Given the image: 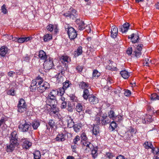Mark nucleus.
I'll return each instance as SVG.
<instances>
[{
    "label": "nucleus",
    "instance_id": "obj_36",
    "mask_svg": "<svg viewBox=\"0 0 159 159\" xmlns=\"http://www.w3.org/2000/svg\"><path fill=\"white\" fill-rule=\"evenodd\" d=\"M117 127V124L114 121H112L109 127V129L112 131H113Z\"/></svg>",
    "mask_w": 159,
    "mask_h": 159
},
{
    "label": "nucleus",
    "instance_id": "obj_29",
    "mask_svg": "<svg viewBox=\"0 0 159 159\" xmlns=\"http://www.w3.org/2000/svg\"><path fill=\"white\" fill-rule=\"evenodd\" d=\"M120 74L123 78L125 79H128L130 76V73L125 70L121 71Z\"/></svg>",
    "mask_w": 159,
    "mask_h": 159
},
{
    "label": "nucleus",
    "instance_id": "obj_32",
    "mask_svg": "<svg viewBox=\"0 0 159 159\" xmlns=\"http://www.w3.org/2000/svg\"><path fill=\"white\" fill-rule=\"evenodd\" d=\"M66 90L65 89L63 88H60L58 89L57 90V94L58 96L63 95L65 93Z\"/></svg>",
    "mask_w": 159,
    "mask_h": 159
},
{
    "label": "nucleus",
    "instance_id": "obj_45",
    "mask_svg": "<svg viewBox=\"0 0 159 159\" xmlns=\"http://www.w3.org/2000/svg\"><path fill=\"white\" fill-rule=\"evenodd\" d=\"M67 110L69 112H71L73 111V106L70 102H69L67 105Z\"/></svg>",
    "mask_w": 159,
    "mask_h": 159
},
{
    "label": "nucleus",
    "instance_id": "obj_25",
    "mask_svg": "<svg viewBox=\"0 0 159 159\" xmlns=\"http://www.w3.org/2000/svg\"><path fill=\"white\" fill-rule=\"evenodd\" d=\"M57 142H63L65 140V135L62 133L58 134L55 139Z\"/></svg>",
    "mask_w": 159,
    "mask_h": 159
},
{
    "label": "nucleus",
    "instance_id": "obj_27",
    "mask_svg": "<svg viewBox=\"0 0 159 159\" xmlns=\"http://www.w3.org/2000/svg\"><path fill=\"white\" fill-rule=\"evenodd\" d=\"M83 52L82 48L81 46L79 47L74 52V55L75 57H78L81 55Z\"/></svg>",
    "mask_w": 159,
    "mask_h": 159
},
{
    "label": "nucleus",
    "instance_id": "obj_51",
    "mask_svg": "<svg viewBox=\"0 0 159 159\" xmlns=\"http://www.w3.org/2000/svg\"><path fill=\"white\" fill-rule=\"evenodd\" d=\"M80 139V137L79 135H76L73 139V143L72 144H77L78 141Z\"/></svg>",
    "mask_w": 159,
    "mask_h": 159
},
{
    "label": "nucleus",
    "instance_id": "obj_53",
    "mask_svg": "<svg viewBox=\"0 0 159 159\" xmlns=\"http://www.w3.org/2000/svg\"><path fill=\"white\" fill-rule=\"evenodd\" d=\"M81 139H82V141H86L87 139V137L85 133L83 132V133L81 135Z\"/></svg>",
    "mask_w": 159,
    "mask_h": 159
},
{
    "label": "nucleus",
    "instance_id": "obj_1",
    "mask_svg": "<svg viewBox=\"0 0 159 159\" xmlns=\"http://www.w3.org/2000/svg\"><path fill=\"white\" fill-rule=\"evenodd\" d=\"M11 137H10V144H7V146L6 151L7 152H12L16 146L19 144L17 140L18 136L17 132L16 131H13L11 134Z\"/></svg>",
    "mask_w": 159,
    "mask_h": 159
},
{
    "label": "nucleus",
    "instance_id": "obj_35",
    "mask_svg": "<svg viewBox=\"0 0 159 159\" xmlns=\"http://www.w3.org/2000/svg\"><path fill=\"white\" fill-rule=\"evenodd\" d=\"M116 116L115 112L113 110H111L108 112V116L110 119H111L113 120H114L115 117Z\"/></svg>",
    "mask_w": 159,
    "mask_h": 159
},
{
    "label": "nucleus",
    "instance_id": "obj_59",
    "mask_svg": "<svg viewBox=\"0 0 159 159\" xmlns=\"http://www.w3.org/2000/svg\"><path fill=\"white\" fill-rule=\"evenodd\" d=\"M106 156L107 157L110 159L114 157L113 153L111 152H107L106 153Z\"/></svg>",
    "mask_w": 159,
    "mask_h": 159
},
{
    "label": "nucleus",
    "instance_id": "obj_6",
    "mask_svg": "<svg viewBox=\"0 0 159 159\" xmlns=\"http://www.w3.org/2000/svg\"><path fill=\"white\" fill-rule=\"evenodd\" d=\"M67 28L65 27V29L67 30V34L69 38L71 40H73L77 36V34L76 31L72 27H69L68 25Z\"/></svg>",
    "mask_w": 159,
    "mask_h": 159
},
{
    "label": "nucleus",
    "instance_id": "obj_46",
    "mask_svg": "<svg viewBox=\"0 0 159 159\" xmlns=\"http://www.w3.org/2000/svg\"><path fill=\"white\" fill-rule=\"evenodd\" d=\"M133 55H134L137 57H139L141 55V51H139L135 50L133 52Z\"/></svg>",
    "mask_w": 159,
    "mask_h": 159
},
{
    "label": "nucleus",
    "instance_id": "obj_3",
    "mask_svg": "<svg viewBox=\"0 0 159 159\" xmlns=\"http://www.w3.org/2000/svg\"><path fill=\"white\" fill-rule=\"evenodd\" d=\"M43 81V79L39 76H38L35 79L33 80L30 86L31 91L35 92L37 89L38 84H40Z\"/></svg>",
    "mask_w": 159,
    "mask_h": 159
},
{
    "label": "nucleus",
    "instance_id": "obj_52",
    "mask_svg": "<svg viewBox=\"0 0 159 159\" xmlns=\"http://www.w3.org/2000/svg\"><path fill=\"white\" fill-rule=\"evenodd\" d=\"M151 60H149L147 58L145 59V61L143 63V65L144 66H149L150 63H151Z\"/></svg>",
    "mask_w": 159,
    "mask_h": 159
},
{
    "label": "nucleus",
    "instance_id": "obj_38",
    "mask_svg": "<svg viewBox=\"0 0 159 159\" xmlns=\"http://www.w3.org/2000/svg\"><path fill=\"white\" fill-rule=\"evenodd\" d=\"M150 98L152 100H159V95L157 93H153L151 95Z\"/></svg>",
    "mask_w": 159,
    "mask_h": 159
},
{
    "label": "nucleus",
    "instance_id": "obj_30",
    "mask_svg": "<svg viewBox=\"0 0 159 159\" xmlns=\"http://www.w3.org/2000/svg\"><path fill=\"white\" fill-rule=\"evenodd\" d=\"M90 96L89 92L88 89H84L83 94V97L84 98L87 100Z\"/></svg>",
    "mask_w": 159,
    "mask_h": 159
},
{
    "label": "nucleus",
    "instance_id": "obj_60",
    "mask_svg": "<svg viewBox=\"0 0 159 159\" xmlns=\"http://www.w3.org/2000/svg\"><path fill=\"white\" fill-rule=\"evenodd\" d=\"M143 46V45L142 44H139L137 46L136 48L135 49V50L139 51H141L142 50V49Z\"/></svg>",
    "mask_w": 159,
    "mask_h": 159
},
{
    "label": "nucleus",
    "instance_id": "obj_61",
    "mask_svg": "<svg viewBox=\"0 0 159 159\" xmlns=\"http://www.w3.org/2000/svg\"><path fill=\"white\" fill-rule=\"evenodd\" d=\"M131 93V91L130 90L126 89L125 91L124 94L126 96H129L130 95Z\"/></svg>",
    "mask_w": 159,
    "mask_h": 159
},
{
    "label": "nucleus",
    "instance_id": "obj_49",
    "mask_svg": "<svg viewBox=\"0 0 159 159\" xmlns=\"http://www.w3.org/2000/svg\"><path fill=\"white\" fill-rule=\"evenodd\" d=\"M70 11L71 14L72 16L71 18L73 19L76 16V11L75 10L73 9H70Z\"/></svg>",
    "mask_w": 159,
    "mask_h": 159
},
{
    "label": "nucleus",
    "instance_id": "obj_10",
    "mask_svg": "<svg viewBox=\"0 0 159 159\" xmlns=\"http://www.w3.org/2000/svg\"><path fill=\"white\" fill-rule=\"evenodd\" d=\"M81 144L84 150H86L88 149H91L93 147V145L90 142L85 141H81Z\"/></svg>",
    "mask_w": 159,
    "mask_h": 159
},
{
    "label": "nucleus",
    "instance_id": "obj_34",
    "mask_svg": "<svg viewBox=\"0 0 159 159\" xmlns=\"http://www.w3.org/2000/svg\"><path fill=\"white\" fill-rule=\"evenodd\" d=\"M76 110L77 111L80 112L82 111L84 108L83 105L80 103H78L76 106Z\"/></svg>",
    "mask_w": 159,
    "mask_h": 159
},
{
    "label": "nucleus",
    "instance_id": "obj_44",
    "mask_svg": "<svg viewBox=\"0 0 159 159\" xmlns=\"http://www.w3.org/2000/svg\"><path fill=\"white\" fill-rule=\"evenodd\" d=\"M123 119V118L122 116L118 115L115 116L114 120H115L116 122H120Z\"/></svg>",
    "mask_w": 159,
    "mask_h": 159
},
{
    "label": "nucleus",
    "instance_id": "obj_19",
    "mask_svg": "<svg viewBox=\"0 0 159 159\" xmlns=\"http://www.w3.org/2000/svg\"><path fill=\"white\" fill-rule=\"evenodd\" d=\"M92 133L95 137L99 136L100 130L99 126L98 125H94L92 130Z\"/></svg>",
    "mask_w": 159,
    "mask_h": 159
},
{
    "label": "nucleus",
    "instance_id": "obj_43",
    "mask_svg": "<svg viewBox=\"0 0 159 159\" xmlns=\"http://www.w3.org/2000/svg\"><path fill=\"white\" fill-rule=\"evenodd\" d=\"M7 94L11 96H14L15 94V90L14 88H11L7 91Z\"/></svg>",
    "mask_w": 159,
    "mask_h": 159
},
{
    "label": "nucleus",
    "instance_id": "obj_2",
    "mask_svg": "<svg viewBox=\"0 0 159 159\" xmlns=\"http://www.w3.org/2000/svg\"><path fill=\"white\" fill-rule=\"evenodd\" d=\"M69 57L67 56H62L60 58V60L61 62L63 64L64 67L62 68V67H61V70L60 72L58 74L57 77V79L59 78V77H61L62 75L64 73L65 70H67L68 67V62Z\"/></svg>",
    "mask_w": 159,
    "mask_h": 159
},
{
    "label": "nucleus",
    "instance_id": "obj_39",
    "mask_svg": "<svg viewBox=\"0 0 159 159\" xmlns=\"http://www.w3.org/2000/svg\"><path fill=\"white\" fill-rule=\"evenodd\" d=\"M34 159H40L41 157L40 152L39 151H36L33 153Z\"/></svg>",
    "mask_w": 159,
    "mask_h": 159
},
{
    "label": "nucleus",
    "instance_id": "obj_15",
    "mask_svg": "<svg viewBox=\"0 0 159 159\" xmlns=\"http://www.w3.org/2000/svg\"><path fill=\"white\" fill-rule=\"evenodd\" d=\"M57 95V90H56L53 89L49 93L48 95L46 97V98L47 99H56V97Z\"/></svg>",
    "mask_w": 159,
    "mask_h": 159
},
{
    "label": "nucleus",
    "instance_id": "obj_5",
    "mask_svg": "<svg viewBox=\"0 0 159 159\" xmlns=\"http://www.w3.org/2000/svg\"><path fill=\"white\" fill-rule=\"evenodd\" d=\"M44 68L47 70H49L52 68L54 66L53 59L49 57L48 58L44 61L43 63Z\"/></svg>",
    "mask_w": 159,
    "mask_h": 159
},
{
    "label": "nucleus",
    "instance_id": "obj_4",
    "mask_svg": "<svg viewBox=\"0 0 159 159\" xmlns=\"http://www.w3.org/2000/svg\"><path fill=\"white\" fill-rule=\"evenodd\" d=\"M143 145L146 149H151V152L153 154L159 153V148L158 147L154 148L151 142L146 141Z\"/></svg>",
    "mask_w": 159,
    "mask_h": 159
},
{
    "label": "nucleus",
    "instance_id": "obj_33",
    "mask_svg": "<svg viewBox=\"0 0 159 159\" xmlns=\"http://www.w3.org/2000/svg\"><path fill=\"white\" fill-rule=\"evenodd\" d=\"M17 107L18 112L21 113H25L27 109V107H21V106H17Z\"/></svg>",
    "mask_w": 159,
    "mask_h": 159
},
{
    "label": "nucleus",
    "instance_id": "obj_50",
    "mask_svg": "<svg viewBox=\"0 0 159 159\" xmlns=\"http://www.w3.org/2000/svg\"><path fill=\"white\" fill-rule=\"evenodd\" d=\"M78 25L79 29L80 30H83L85 28V24L83 21L81 22Z\"/></svg>",
    "mask_w": 159,
    "mask_h": 159
},
{
    "label": "nucleus",
    "instance_id": "obj_12",
    "mask_svg": "<svg viewBox=\"0 0 159 159\" xmlns=\"http://www.w3.org/2000/svg\"><path fill=\"white\" fill-rule=\"evenodd\" d=\"M56 123L55 120L52 119L50 120L48 123L46 124V129L48 130H50V129H51L56 126Z\"/></svg>",
    "mask_w": 159,
    "mask_h": 159
},
{
    "label": "nucleus",
    "instance_id": "obj_41",
    "mask_svg": "<svg viewBox=\"0 0 159 159\" xmlns=\"http://www.w3.org/2000/svg\"><path fill=\"white\" fill-rule=\"evenodd\" d=\"M31 124L33 129H36L39 126L40 123L39 122L34 121L32 122Z\"/></svg>",
    "mask_w": 159,
    "mask_h": 159
},
{
    "label": "nucleus",
    "instance_id": "obj_28",
    "mask_svg": "<svg viewBox=\"0 0 159 159\" xmlns=\"http://www.w3.org/2000/svg\"><path fill=\"white\" fill-rule=\"evenodd\" d=\"M43 38L44 41L47 42L49 41L52 39V36L51 34H46L44 35Z\"/></svg>",
    "mask_w": 159,
    "mask_h": 159
},
{
    "label": "nucleus",
    "instance_id": "obj_7",
    "mask_svg": "<svg viewBox=\"0 0 159 159\" xmlns=\"http://www.w3.org/2000/svg\"><path fill=\"white\" fill-rule=\"evenodd\" d=\"M50 86L49 84L46 82H43L40 84H38L37 89L39 93H43L46 89H49Z\"/></svg>",
    "mask_w": 159,
    "mask_h": 159
},
{
    "label": "nucleus",
    "instance_id": "obj_22",
    "mask_svg": "<svg viewBox=\"0 0 159 159\" xmlns=\"http://www.w3.org/2000/svg\"><path fill=\"white\" fill-rule=\"evenodd\" d=\"M110 63L109 66H107V68L111 70H116L117 69L116 66V64L113 61L109 60Z\"/></svg>",
    "mask_w": 159,
    "mask_h": 159
},
{
    "label": "nucleus",
    "instance_id": "obj_13",
    "mask_svg": "<svg viewBox=\"0 0 159 159\" xmlns=\"http://www.w3.org/2000/svg\"><path fill=\"white\" fill-rule=\"evenodd\" d=\"M88 99L89 102L92 104H96L98 102V98L93 95H90Z\"/></svg>",
    "mask_w": 159,
    "mask_h": 159
},
{
    "label": "nucleus",
    "instance_id": "obj_20",
    "mask_svg": "<svg viewBox=\"0 0 159 159\" xmlns=\"http://www.w3.org/2000/svg\"><path fill=\"white\" fill-rule=\"evenodd\" d=\"M38 56L42 60L45 61L48 58V57L46 54L42 50H40L39 51Z\"/></svg>",
    "mask_w": 159,
    "mask_h": 159
},
{
    "label": "nucleus",
    "instance_id": "obj_31",
    "mask_svg": "<svg viewBox=\"0 0 159 159\" xmlns=\"http://www.w3.org/2000/svg\"><path fill=\"white\" fill-rule=\"evenodd\" d=\"M17 106H21V107H27V105L25 100L22 98H20L19 100Z\"/></svg>",
    "mask_w": 159,
    "mask_h": 159
},
{
    "label": "nucleus",
    "instance_id": "obj_54",
    "mask_svg": "<svg viewBox=\"0 0 159 159\" xmlns=\"http://www.w3.org/2000/svg\"><path fill=\"white\" fill-rule=\"evenodd\" d=\"M74 122L73 120L71 119L69 120L68 121V126L70 127L71 128L73 127L74 126Z\"/></svg>",
    "mask_w": 159,
    "mask_h": 159
},
{
    "label": "nucleus",
    "instance_id": "obj_11",
    "mask_svg": "<svg viewBox=\"0 0 159 159\" xmlns=\"http://www.w3.org/2000/svg\"><path fill=\"white\" fill-rule=\"evenodd\" d=\"M9 49L6 46H3L0 48V55L3 57H5L7 54Z\"/></svg>",
    "mask_w": 159,
    "mask_h": 159
},
{
    "label": "nucleus",
    "instance_id": "obj_24",
    "mask_svg": "<svg viewBox=\"0 0 159 159\" xmlns=\"http://www.w3.org/2000/svg\"><path fill=\"white\" fill-rule=\"evenodd\" d=\"M46 102L47 104L48 105H49L51 107H54L57 106L55 104L56 102V99H47Z\"/></svg>",
    "mask_w": 159,
    "mask_h": 159
},
{
    "label": "nucleus",
    "instance_id": "obj_64",
    "mask_svg": "<svg viewBox=\"0 0 159 159\" xmlns=\"http://www.w3.org/2000/svg\"><path fill=\"white\" fill-rule=\"evenodd\" d=\"M157 154H153L155 155L153 158V159H159V153Z\"/></svg>",
    "mask_w": 159,
    "mask_h": 159
},
{
    "label": "nucleus",
    "instance_id": "obj_37",
    "mask_svg": "<svg viewBox=\"0 0 159 159\" xmlns=\"http://www.w3.org/2000/svg\"><path fill=\"white\" fill-rule=\"evenodd\" d=\"M98 149L96 148H93L91 151V154L93 158H96L98 155Z\"/></svg>",
    "mask_w": 159,
    "mask_h": 159
},
{
    "label": "nucleus",
    "instance_id": "obj_17",
    "mask_svg": "<svg viewBox=\"0 0 159 159\" xmlns=\"http://www.w3.org/2000/svg\"><path fill=\"white\" fill-rule=\"evenodd\" d=\"M129 26V23H125L123 25L119 27L120 30L122 33H125L128 30Z\"/></svg>",
    "mask_w": 159,
    "mask_h": 159
},
{
    "label": "nucleus",
    "instance_id": "obj_62",
    "mask_svg": "<svg viewBox=\"0 0 159 159\" xmlns=\"http://www.w3.org/2000/svg\"><path fill=\"white\" fill-rule=\"evenodd\" d=\"M77 144H74V145H72L71 146L72 151L74 152H75V149H76L77 147Z\"/></svg>",
    "mask_w": 159,
    "mask_h": 159
},
{
    "label": "nucleus",
    "instance_id": "obj_14",
    "mask_svg": "<svg viewBox=\"0 0 159 159\" xmlns=\"http://www.w3.org/2000/svg\"><path fill=\"white\" fill-rule=\"evenodd\" d=\"M110 122L111 120L107 115H103L102 116L101 123L102 125H105L109 123Z\"/></svg>",
    "mask_w": 159,
    "mask_h": 159
},
{
    "label": "nucleus",
    "instance_id": "obj_56",
    "mask_svg": "<svg viewBox=\"0 0 159 159\" xmlns=\"http://www.w3.org/2000/svg\"><path fill=\"white\" fill-rule=\"evenodd\" d=\"M133 50L131 47H129L126 51V53L129 55H130L132 52Z\"/></svg>",
    "mask_w": 159,
    "mask_h": 159
},
{
    "label": "nucleus",
    "instance_id": "obj_8",
    "mask_svg": "<svg viewBox=\"0 0 159 159\" xmlns=\"http://www.w3.org/2000/svg\"><path fill=\"white\" fill-rule=\"evenodd\" d=\"M30 126V125L27 123L25 120H23L20 122V124L19 126V128L21 129L23 132H25L28 130Z\"/></svg>",
    "mask_w": 159,
    "mask_h": 159
},
{
    "label": "nucleus",
    "instance_id": "obj_58",
    "mask_svg": "<svg viewBox=\"0 0 159 159\" xmlns=\"http://www.w3.org/2000/svg\"><path fill=\"white\" fill-rule=\"evenodd\" d=\"M6 5L5 4H3L1 7L2 12L4 14H6L7 12V10L6 9Z\"/></svg>",
    "mask_w": 159,
    "mask_h": 159
},
{
    "label": "nucleus",
    "instance_id": "obj_55",
    "mask_svg": "<svg viewBox=\"0 0 159 159\" xmlns=\"http://www.w3.org/2000/svg\"><path fill=\"white\" fill-rule=\"evenodd\" d=\"M66 107L67 102L66 101L61 102L60 107L61 109H65Z\"/></svg>",
    "mask_w": 159,
    "mask_h": 159
},
{
    "label": "nucleus",
    "instance_id": "obj_21",
    "mask_svg": "<svg viewBox=\"0 0 159 159\" xmlns=\"http://www.w3.org/2000/svg\"><path fill=\"white\" fill-rule=\"evenodd\" d=\"M47 29L48 31H52L54 30L55 34H56L58 32V29H57V26L56 25H52L51 24L48 25L47 27Z\"/></svg>",
    "mask_w": 159,
    "mask_h": 159
},
{
    "label": "nucleus",
    "instance_id": "obj_63",
    "mask_svg": "<svg viewBox=\"0 0 159 159\" xmlns=\"http://www.w3.org/2000/svg\"><path fill=\"white\" fill-rule=\"evenodd\" d=\"M123 155H120L116 157V159H126Z\"/></svg>",
    "mask_w": 159,
    "mask_h": 159
},
{
    "label": "nucleus",
    "instance_id": "obj_23",
    "mask_svg": "<svg viewBox=\"0 0 159 159\" xmlns=\"http://www.w3.org/2000/svg\"><path fill=\"white\" fill-rule=\"evenodd\" d=\"M129 38L131 39L133 43H135L138 42L139 36L138 34H132L130 37H129Z\"/></svg>",
    "mask_w": 159,
    "mask_h": 159
},
{
    "label": "nucleus",
    "instance_id": "obj_18",
    "mask_svg": "<svg viewBox=\"0 0 159 159\" xmlns=\"http://www.w3.org/2000/svg\"><path fill=\"white\" fill-rule=\"evenodd\" d=\"M51 109L49 111V114L51 116H54L55 115H57L59 113V109L56 107H51Z\"/></svg>",
    "mask_w": 159,
    "mask_h": 159
},
{
    "label": "nucleus",
    "instance_id": "obj_16",
    "mask_svg": "<svg viewBox=\"0 0 159 159\" xmlns=\"http://www.w3.org/2000/svg\"><path fill=\"white\" fill-rule=\"evenodd\" d=\"M118 29L116 26H113L111 30V36L113 38H115L118 34Z\"/></svg>",
    "mask_w": 159,
    "mask_h": 159
},
{
    "label": "nucleus",
    "instance_id": "obj_42",
    "mask_svg": "<svg viewBox=\"0 0 159 159\" xmlns=\"http://www.w3.org/2000/svg\"><path fill=\"white\" fill-rule=\"evenodd\" d=\"M101 119H102V116L100 117H99L98 116H97L96 117V118L95 119V122L96 124L95 125H99L100 124H101Z\"/></svg>",
    "mask_w": 159,
    "mask_h": 159
},
{
    "label": "nucleus",
    "instance_id": "obj_48",
    "mask_svg": "<svg viewBox=\"0 0 159 159\" xmlns=\"http://www.w3.org/2000/svg\"><path fill=\"white\" fill-rule=\"evenodd\" d=\"M81 128V126L78 125H74L73 126L74 130L76 132L80 131Z\"/></svg>",
    "mask_w": 159,
    "mask_h": 159
},
{
    "label": "nucleus",
    "instance_id": "obj_9",
    "mask_svg": "<svg viewBox=\"0 0 159 159\" xmlns=\"http://www.w3.org/2000/svg\"><path fill=\"white\" fill-rule=\"evenodd\" d=\"M21 144L23 149H28L32 145V143L27 139L25 138L21 139Z\"/></svg>",
    "mask_w": 159,
    "mask_h": 159
},
{
    "label": "nucleus",
    "instance_id": "obj_40",
    "mask_svg": "<svg viewBox=\"0 0 159 159\" xmlns=\"http://www.w3.org/2000/svg\"><path fill=\"white\" fill-rule=\"evenodd\" d=\"M63 84L62 88L65 89L66 90L67 88L69 87L70 85L71 84L70 81L66 80L65 82L63 83Z\"/></svg>",
    "mask_w": 159,
    "mask_h": 159
},
{
    "label": "nucleus",
    "instance_id": "obj_57",
    "mask_svg": "<svg viewBox=\"0 0 159 159\" xmlns=\"http://www.w3.org/2000/svg\"><path fill=\"white\" fill-rule=\"evenodd\" d=\"M63 15L66 17L69 18H71V17H72L70 11H68V12L65 13Z\"/></svg>",
    "mask_w": 159,
    "mask_h": 159
},
{
    "label": "nucleus",
    "instance_id": "obj_26",
    "mask_svg": "<svg viewBox=\"0 0 159 159\" xmlns=\"http://www.w3.org/2000/svg\"><path fill=\"white\" fill-rule=\"evenodd\" d=\"M79 85L80 89H87V88L89 86V84L88 83L85 82L83 81L79 82Z\"/></svg>",
    "mask_w": 159,
    "mask_h": 159
},
{
    "label": "nucleus",
    "instance_id": "obj_47",
    "mask_svg": "<svg viewBox=\"0 0 159 159\" xmlns=\"http://www.w3.org/2000/svg\"><path fill=\"white\" fill-rule=\"evenodd\" d=\"M100 75V73L97 70H95L93 71V76L94 77L98 78Z\"/></svg>",
    "mask_w": 159,
    "mask_h": 159
}]
</instances>
